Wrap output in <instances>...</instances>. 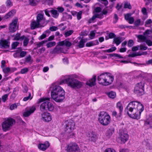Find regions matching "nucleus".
<instances>
[{
	"label": "nucleus",
	"instance_id": "obj_18",
	"mask_svg": "<svg viewBox=\"0 0 152 152\" xmlns=\"http://www.w3.org/2000/svg\"><path fill=\"white\" fill-rule=\"evenodd\" d=\"M87 136L90 141L95 142L96 140V135L93 132H88L87 133Z\"/></svg>",
	"mask_w": 152,
	"mask_h": 152
},
{
	"label": "nucleus",
	"instance_id": "obj_26",
	"mask_svg": "<svg viewBox=\"0 0 152 152\" xmlns=\"http://www.w3.org/2000/svg\"><path fill=\"white\" fill-rule=\"evenodd\" d=\"M114 131V129L113 127H111L107 131L106 133V136L109 137H111Z\"/></svg>",
	"mask_w": 152,
	"mask_h": 152
},
{
	"label": "nucleus",
	"instance_id": "obj_54",
	"mask_svg": "<svg viewBox=\"0 0 152 152\" xmlns=\"http://www.w3.org/2000/svg\"><path fill=\"white\" fill-rule=\"evenodd\" d=\"M19 44V43L18 42H13L12 45V49H15Z\"/></svg>",
	"mask_w": 152,
	"mask_h": 152
},
{
	"label": "nucleus",
	"instance_id": "obj_46",
	"mask_svg": "<svg viewBox=\"0 0 152 152\" xmlns=\"http://www.w3.org/2000/svg\"><path fill=\"white\" fill-rule=\"evenodd\" d=\"M82 12L79 11V12H76V16L78 20H80L81 18Z\"/></svg>",
	"mask_w": 152,
	"mask_h": 152
},
{
	"label": "nucleus",
	"instance_id": "obj_4",
	"mask_svg": "<svg viewBox=\"0 0 152 152\" xmlns=\"http://www.w3.org/2000/svg\"><path fill=\"white\" fill-rule=\"evenodd\" d=\"M114 79L112 74L109 73H104L98 76L97 80L100 84L106 86L111 84Z\"/></svg>",
	"mask_w": 152,
	"mask_h": 152
},
{
	"label": "nucleus",
	"instance_id": "obj_63",
	"mask_svg": "<svg viewBox=\"0 0 152 152\" xmlns=\"http://www.w3.org/2000/svg\"><path fill=\"white\" fill-rule=\"evenodd\" d=\"M96 18L94 15H93L92 17L89 20H88V23H93L94 21L95 20V19Z\"/></svg>",
	"mask_w": 152,
	"mask_h": 152
},
{
	"label": "nucleus",
	"instance_id": "obj_41",
	"mask_svg": "<svg viewBox=\"0 0 152 152\" xmlns=\"http://www.w3.org/2000/svg\"><path fill=\"white\" fill-rule=\"evenodd\" d=\"M108 37V38H107V37H105V39L106 40H107L109 39L114 38H115V35L114 33L111 32L109 34Z\"/></svg>",
	"mask_w": 152,
	"mask_h": 152
},
{
	"label": "nucleus",
	"instance_id": "obj_47",
	"mask_svg": "<svg viewBox=\"0 0 152 152\" xmlns=\"http://www.w3.org/2000/svg\"><path fill=\"white\" fill-rule=\"evenodd\" d=\"M32 97H31V94L30 93H29L28 96L24 97L23 99V100L24 101H26L29 99H31Z\"/></svg>",
	"mask_w": 152,
	"mask_h": 152
},
{
	"label": "nucleus",
	"instance_id": "obj_25",
	"mask_svg": "<svg viewBox=\"0 0 152 152\" xmlns=\"http://www.w3.org/2000/svg\"><path fill=\"white\" fill-rule=\"evenodd\" d=\"M40 25L37 21L34 20L31 22V28L33 30L39 27Z\"/></svg>",
	"mask_w": 152,
	"mask_h": 152
},
{
	"label": "nucleus",
	"instance_id": "obj_57",
	"mask_svg": "<svg viewBox=\"0 0 152 152\" xmlns=\"http://www.w3.org/2000/svg\"><path fill=\"white\" fill-rule=\"evenodd\" d=\"M139 46L140 48V49L141 50H145L148 48L147 47L145 46L144 45H141Z\"/></svg>",
	"mask_w": 152,
	"mask_h": 152
},
{
	"label": "nucleus",
	"instance_id": "obj_1",
	"mask_svg": "<svg viewBox=\"0 0 152 152\" xmlns=\"http://www.w3.org/2000/svg\"><path fill=\"white\" fill-rule=\"evenodd\" d=\"M144 110L142 104L137 101L130 102L125 110V112L131 118L139 119L141 112Z\"/></svg>",
	"mask_w": 152,
	"mask_h": 152
},
{
	"label": "nucleus",
	"instance_id": "obj_23",
	"mask_svg": "<svg viewBox=\"0 0 152 152\" xmlns=\"http://www.w3.org/2000/svg\"><path fill=\"white\" fill-rule=\"evenodd\" d=\"M116 107L119 110V113H118V115L119 117H121L122 115V113L123 110V107L121 102H118L116 104Z\"/></svg>",
	"mask_w": 152,
	"mask_h": 152
},
{
	"label": "nucleus",
	"instance_id": "obj_13",
	"mask_svg": "<svg viewBox=\"0 0 152 152\" xmlns=\"http://www.w3.org/2000/svg\"><path fill=\"white\" fill-rule=\"evenodd\" d=\"M128 137V135L127 133L121 132L117 140L120 143H124L127 140Z\"/></svg>",
	"mask_w": 152,
	"mask_h": 152
},
{
	"label": "nucleus",
	"instance_id": "obj_58",
	"mask_svg": "<svg viewBox=\"0 0 152 152\" xmlns=\"http://www.w3.org/2000/svg\"><path fill=\"white\" fill-rule=\"evenodd\" d=\"M134 44V42L133 40L130 39L129 40L128 43V45L129 47H132Z\"/></svg>",
	"mask_w": 152,
	"mask_h": 152
},
{
	"label": "nucleus",
	"instance_id": "obj_32",
	"mask_svg": "<svg viewBox=\"0 0 152 152\" xmlns=\"http://www.w3.org/2000/svg\"><path fill=\"white\" fill-rule=\"evenodd\" d=\"M47 40H43L41 42H39L37 43L36 44V47H35L34 49H38L39 48L43 46L44 44L45 43L47 42Z\"/></svg>",
	"mask_w": 152,
	"mask_h": 152
},
{
	"label": "nucleus",
	"instance_id": "obj_10",
	"mask_svg": "<svg viewBox=\"0 0 152 152\" xmlns=\"http://www.w3.org/2000/svg\"><path fill=\"white\" fill-rule=\"evenodd\" d=\"M66 151L67 152H80L78 145L75 142H72L69 144L66 147Z\"/></svg>",
	"mask_w": 152,
	"mask_h": 152
},
{
	"label": "nucleus",
	"instance_id": "obj_64",
	"mask_svg": "<svg viewBox=\"0 0 152 152\" xmlns=\"http://www.w3.org/2000/svg\"><path fill=\"white\" fill-rule=\"evenodd\" d=\"M58 28L55 26H52L50 27L49 29L51 31H55L57 30L58 29Z\"/></svg>",
	"mask_w": 152,
	"mask_h": 152
},
{
	"label": "nucleus",
	"instance_id": "obj_37",
	"mask_svg": "<svg viewBox=\"0 0 152 152\" xmlns=\"http://www.w3.org/2000/svg\"><path fill=\"white\" fill-rule=\"evenodd\" d=\"M124 7L125 8H127L129 9H132V6L130 3L127 1L124 2Z\"/></svg>",
	"mask_w": 152,
	"mask_h": 152
},
{
	"label": "nucleus",
	"instance_id": "obj_27",
	"mask_svg": "<svg viewBox=\"0 0 152 152\" xmlns=\"http://www.w3.org/2000/svg\"><path fill=\"white\" fill-rule=\"evenodd\" d=\"M16 13L15 10H12L10 11L5 16L4 18L6 19H7L10 17L13 16Z\"/></svg>",
	"mask_w": 152,
	"mask_h": 152
},
{
	"label": "nucleus",
	"instance_id": "obj_53",
	"mask_svg": "<svg viewBox=\"0 0 152 152\" xmlns=\"http://www.w3.org/2000/svg\"><path fill=\"white\" fill-rule=\"evenodd\" d=\"M104 152H116L115 150L110 148L106 149Z\"/></svg>",
	"mask_w": 152,
	"mask_h": 152
},
{
	"label": "nucleus",
	"instance_id": "obj_60",
	"mask_svg": "<svg viewBox=\"0 0 152 152\" xmlns=\"http://www.w3.org/2000/svg\"><path fill=\"white\" fill-rule=\"evenodd\" d=\"M145 42L148 46H152V42L151 40L147 39Z\"/></svg>",
	"mask_w": 152,
	"mask_h": 152
},
{
	"label": "nucleus",
	"instance_id": "obj_56",
	"mask_svg": "<svg viewBox=\"0 0 152 152\" xmlns=\"http://www.w3.org/2000/svg\"><path fill=\"white\" fill-rule=\"evenodd\" d=\"M131 14L130 13H127L124 16L125 19L126 20L128 21V20L130 19V18H131Z\"/></svg>",
	"mask_w": 152,
	"mask_h": 152
},
{
	"label": "nucleus",
	"instance_id": "obj_5",
	"mask_svg": "<svg viewBox=\"0 0 152 152\" xmlns=\"http://www.w3.org/2000/svg\"><path fill=\"white\" fill-rule=\"evenodd\" d=\"M50 99V97H43L39 99L37 102V103L39 104L43 102L40 106V110L42 111L47 110H48L52 111L54 109V106L53 104L49 102Z\"/></svg>",
	"mask_w": 152,
	"mask_h": 152
},
{
	"label": "nucleus",
	"instance_id": "obj_44",
	"mask_svg": "<svg viewBox=\"0 0 152 152\" xmlns=\"http://www.w3.org/2000/svg\"><path fill=\"white\" fill-rule=\"evenodd\" d=\"M116 47H114L111 48L110 49L104 50V51L105 52L110 53L116 50Z\"/></svg>",
	"mask_w": 152,
	"mask_h": 152
},
{
	"label": "nucleus",
	"instance_id": "obj_50",
	"mask_svg": "<svg viewBox=\"0 0 152 152\" xmlns=\"http://www.w3.org/2000/svg\"><path fill=\"white\" fill-rule=\"evenodd\" d=\"M94 15L96 18H97L100 19H102L103 18V15H102V14L101 13L98 14L96 13L94 14Z\"/></svg>",
	"mask_w": 152,
	"mask_h": 152
},
{
	"label": "nucleus",
	"instance_id": "obj_17",
	"mask_svg": "<svg viewBox=\"0 0 152 152\" xmlns=\"http://www.w3.org/2000/svg\"><path fill=\"white\" fill-rule=\"evenodd\" d=\"M0 45L1 48H6L9 47L8 41L3 39H1L0 40Z\"/></svg>",
	"mask_w": 152,
	"mask_h": 152
},
{
	"label": "nucleus",
	"instance_id": "obj_7",
	"mask_svg": "<svg viewBox=\"0 0 152 152\" xmlns=\"http://www.w3.org/2000/svg\"><path fill=\"white\" fill-rule=\"evenodd\" d=\"M98 119L101 124L104 126H106L110 123L111 118L107 113L102 111L98 115Z\"/></svg>",
	"mask_w": 152,
	"mask_h": 152
},
{
	"label": "nucleus",
	"instance_id": "obj_61",
	"mask_svg": "<svg viewBox=\"0 0 152 152\" xmlns=\"http://www.w3.org/2000/svg\"><path fill=\"white\" fill-rule=\"evenodd\" d=\"M95 33L94 31H92L90 34V38L91 39H93L95 36Z\"/></svg>",
	"mask_w": 152,
	"mask_h": 152
},
{
	"label": "nucleus",
	"instance_id": "obj_43",
	"mask_svg": "<svg viewBox=\"0 0 152 152\" xmlns=\"http://www.w3.org/2000/svg\"><path fill=\"white\" fill-rule=\"evenodd\" d=\"M73 32V31L72 30H69V31H66L64 33L65 37H66L70 35H71Z\"/></svg>",
	"mask_w": 152,
	"mask_h": 152
},
{
	"label": "nucleus",
	"instance_id": "obj_42",
	"mask_svg": "<svg viewBox=\"0 0 152 152\" xmlns=\"http://www.w3.org/2000/svg\"><path fill=\"white\" fill-rule=\"evenodd\" d=\"M7 7H10L13 5L12 2L10 0H7L5 2Z\"/></svg>",
	"mask_w": 152,
	"mask_h": 152
},
{
	"label": "nucleus",
	"instance_id": "obj_45",
	"mask_svg": "<svg viewBox=\"0 0 152 152\" xmlns=\"http://www.w3.org/2000/svg\"><path fill=\"white\" fill-rule=\"evenodd\" d=\"M9 95V94H4L2 97V99L3 102H5L6 101Z\"/></svg>",
	"mask_w": 152,
	"mask_h": 152
},
{
	"label": "nucleus",
	"instance_id": "obj_11",
	"mask_svg": "<svg viewBox=\"0 0 152 152\" xmlns=\"http://www.w3.org/2000/svg\"><path fill=\"white\" fill-rule=\"evenodd\" d=\"M144 83L141 82L137 83L134 89V92L138 95L140 96L144 94Z\"/></svg>",
	"mask_w": 152,
	"mask_h": 152
},
{
	"label": "nucleus",
	"instance_id": "obj_31",
	"mask_svg": "<svg viewBox=\"0 0 152 152\" xmlns=\"http://www.w3.org/2000/svg\"><path fill=\"white\" fill-rule=\"evenodd\" d=\"M87 40L86 39H82L80 41L78 47L80 48H83L84 46V44L86 42Z\"/></svg>",
	"mask_w": 152,
	"mask_h": 152
},
{
	"label": "nucleus",
	"instance_id": "obj_2",
	"mask_svg": "<svg viewBox=\"0 0 152 152\" xmlns=\"http://www.w3.org/2000/svg\"><path fill=\"white\" fill-rule=\"evenodd\" d=\"M77 75L75 74L66 75L64 79L61 80L59 84H66L67 85L73 88H79L82 86V83L76 79L78 78Z\"/></svg>",
	"mask_w": 152,
	"mask_h": 152
},
{
	"label": "nucleus",
	"instance_id": "obj_52",
	"mask_svg": "<svg viewBox=\"0 0 152 152\" xmlns=\"http://www.w3.org/2000/svg\"><path fill=\"white\" fill-rule=\"evenodd\" d=\"M28 70L27 68H25L21 69L20 73L22 74H24L27 72Z\"/></svg>",
	"mask_w": 152,
	"mask_h": 152
},
{
	"label": "nucleus",
	"instance_id": "obj_39",
	"mask_svg": "<svg viewBox=\"0 0 152 152\" xmlns=\"http://www.w3.org/2000/svg\"><path fill=\"white\" fill-rule=\"evenodd\" d=\"M20 56L21 57H24L27 54V52L25 51H22L21 49H19Z\"/></svg>",
	"mask_w": 152,
	"mask_h": 152
},
{
	"label": "nucleus",
	"instance_id": "obj_49",
	"mask_svg": "<svg viewBox=\"0 0 152 152\" xmlns=\"http://www.w3.org/2000/svg\"><path fill=\"white\" fill-rule=\"evenodd\" d=\"M13 56L15 58L19 57L20 56L19 49L15 51L13 54Z\"/></svg>",
	"mask_w": 152,
	"mask_h": 152
},
{
	"label": "nucleus",
	"instance_id": "obj_19",
	"mask_svg": "<svg viewBox=\"0 0 152 152\" xmlns=\"http://www.w3.org/2000/svg\"><path fill=\"white\" fill-rule=\"evenodd\" d=\"M44 14H38L37 16L36 21L40 25L42 22H45V18L44 17Z\"/></svg>",
	"mask_w": 152,
	"mask_h": 152
},
{
	"label": "nucleus",
	"instance_id": "obj_35",
	"mask_svg": "<svg viewBox=\"0 0 152 152\" xmlns=\"http://www.w3.org/2000/svg\"><path fill=\"white\" fill-rule=\"evenodd\" d=\"M107 95L108 96L111 98L113 99L115 98L116 96V94L115 92L111 91L107 93Z\"/></svg>",
	"mask_w": 152,
	"mask_h": 152
},
{
	"label": "nucleus",
	"instance_id": "obj_55",
	"mask_svg": "<svg viewBox=\"0 0 152 152\" xmlns=\"http://www.w3.org/2000/svg\"><path fill=\"white\" fill-rule=\"evenodd\" d=\"M141 20L140 19H137L134 22V25L136 26H138L140 24Z\"/></svg>",
	"mask_w": 152,
	"mask_h": 152
},
{
	"label": "nucleus",
	"instance_id": "obj_16",
	"mask_svg": "<svg viewBox=\"0 0 152 152\" xmlns=\"http://www.w3.org/2000/svg\"><path fill=\"white\" fill-rule=\"evenodd\" d=\"M49 143L48 141L45 142L44 143H39L38 146V148L41 150H45L49 146Z\"/></svg>",
	"mask_w": 152,
	"mask_h": 152
},
{
	"label": "nucleus",
	"instance_id": "obj_6",
	"mask_svg": "<svg viewBox=\"0 0 152 152\" xmlns=\"http://www.w3.org/2000/svg\"><path fill=\"white\" fill-rule=\"evenodd\" d=\"M64 126L66 134L69 137H73L74 135V134L72 132L75 126L73 121L71 120H67L65 122Z\"/></svg>",
	"mask_w": 152,
	"mask_h": 152
},
{
	"label": "nucleus",
	"instance_id": "obj_33",
	"mask_svg": "<svg viewBox=\"0 0 152 152\" xmlns=\"http://www.w3.org/2000/svg\"><path fill=\"white\" fill-rule=\"evenodd\" d=\"M50 12L52 15V16L54 18H57L59 15L57 11L55 10H50Z\"/></svg>",
	"mask_w": 152,
	"mask_h": 152
},
{
	"label": "nucleus",
	"instance_id": "obj_51",
	"mask_svg": "<svg viewBox=\"0 0 152 152\" xmlns=\"http://www.w3.org/2000/svg\"><path fill=\"white\" fill-rule=\"evenodd\" d=\"M110 55L112 57H116L121 58H123V57L122 56H121L120 55L116 53L110 54Z\"/></svg>",
	"mask_w": 152,
	"mask_h": 152
},
{
	"label": "nucleus",
	"instance_id": "obj_12",
	"mask_svg": "<svg viewBox=\"0 0 152 152\" xmlns=\"http://www.w3.org/2000/svg\"><path fill=\"white\" fill-rule=\"evenodd\" d=\"M18 19L15 18L14 19L9 25V31L11 32L15 31L18 29V26H17Z\"/></svg>",
	"mask_w": 152,
	"mask_h": 152
},
{
	"label": "nucleus",
	"instance_id": "obj_36",
	"mask_svg": "<svg viewBox=\"0 0 152 152\" xmlns=\"http://www.w3.org/2000/svg\"><path fill=\"white\" fill-rule=\"evenodd\" d=\"M25 62L26 63H32L33 60L31 58V56L29 55L28 56L25 58Z\"/></svg>",
	"mask_w": 152,
	"mask_h": 152
},
{
	"label": "nucleus",
	"instance_id": "obj_22",
	"mask_svg": "<svg viewBox=\"0 0 152 152\" xmlns=\"http://www.w3.org/2000/svg\"><path fill=\"white\" fill-rule=\"evenodd\" d=\"M144 145L145 146L146 149L148 150H152V143H150L148 140L144 141L143 142Z\"/></svg>",
	"mask_w": 152,
	"mask_h": 152
},
{
	"label": "nucleus",
	"instance_id": "obj_21",
	"mask_svg": "<svg viewBox=\"0 0 152 152\" xmlns=\"http://www.w3.org/2000/svg\"><path fill=\"white\" fill-rule=\"evenodd\" d=\"M96 76H94L93 77L88 80L86 83V84L90 86H92L96 84Z\"/></svg>",
	"mask_w": 152,
	"mask_h": 152
},
{
	"label": "nucleus",
	"instance_id": "obj_8",
	"mask_svg": "<svg viewBox=\"0 0 152 152\" xmlns=\"http://www.w3.org/2000/svg\"><path fill=\"white\" fill-rule=\"evenodd\" d=\"M65 45L66 47H69L72 45V43L66 39L64 41L59 42L58 43V45L52 50L51 53L52 54H58L63 52V49L60 46Z\"/></svg>",
	"mask_w": 152,
	"mask_h": 152
},
{
	"label": "nucleus",
	"instance_id": "obj_28",
	"mask_svg": "<svg viewBox=\"0 0 152 152\" xmlns=\"http://www.w3.org/2000/svg\"><path fill=\"white\" fill-rule=\"evenodd\" d=\"M122 37H118L114 38L113 39V43H115L117 45H119L122 42Z\"/></svg>",
	"mask_w": 152,
	"mask_h": 152
},
{
	"label": "nucleus",
	"instance_id": "obj_9",
	"mask_svg": "<svg viewBox=\"0 0 152 152\" xmlns=\"http://www.w3.org/2000/svg\"><path fill=\"white\" fill-rule=\"evenodd\" d=\"M15 123V120L12 118H9L6 119L2 124L3 130L5 132L10 130Z\"/></svg>",
	"mask_w": 152,
	"mask_h": 152
},
{
	"label": "nucleus",
	"instance_id": "obj_40",
	"mask_svg": "<svg viewBox=\"0 0 152 152\" xmlns=\"http://www.w3.org/2000/svg\"><path fill=\"white\" fill-rule=\"evenodd\" d=\"M142 55H143L142 53H140V52H138L137 53H134L132 54H129L128 56L129 57H133L136 56H140Z\"/></svg>",
	"mask_w": 152,
	"mask_h": 152
},
{
	"label": "nucleus",
	"instance_id": "obj_30",
	"mask_svg": "<svg viewBox=\"0 0 152 152\" xmlns=\"http://www.w3.org/2000/svg\"><path fill=\"white\" fill-rule=\"evenodd\" d=\"M137 37L139 39L138 41L139 42H145L147 39L146 37L141 35H137Z\"/></svg>",
	"mask_w": 152,
	"mask_h": 152
},
{
	"label": "nucleus",
	"instance_id": "obj_62",
	"mask_svg": "<svg viewBox=\"0 0 152 152\" xmlns=\"http://www.w3.org/2000/svg\"><path fill=\"white\" fill-rule=\"evenodd\" d=\"M102 9L101 7H96L95 8L94 11L96 13L100 12H101Z\"/></svg>",
	"mask_w": 152,
	"mask_h": 152
},
{
	"label": "nucleus",
	"instance_id": "obj_38",
	"mask_svg": "<svg viewBox=\"0 0 152 152\" xmlns=\"http://www.w3.org/2000/svg\"><path fill=\"white\" fill-rule=\"evenodd\" d=\"M152 23V20L151 19H148L145 21V26L146 27H149L150 25Z\"/></svg>",
	"mask_w": 152,
	"mask_h": 152
},
{
	"label": "nucleus",
	"instance_id": "obj_29",
	"mask_svg": "<svg viewBox=\"0 0 152 152\" xmlns=\"http://www.w3.org/2000/svg\"><path fill=\"white\" fill-rule=\"evenodd\" d=\"M99 43L98 40H96L95 41L90 42L87 43L86 44V47H91L98 45Z\"/></svg>",
	"mask_w": 152,
	"mask_h": 152
},
{
	"label": "nucleus",
	"instance_id": "obj_48",
	"mask_svg": "<svg viewBox=\"0 0 152 152\" xmlns=\"http://www.w3.org/2000/svg\"><path fill=\"white\" fill-rule=\"evenodd\" d=\"M45 50V48L44 47H42L41 48H39L38 49V52H37L38 53L41 54L43 53Z\"/></svg>",
	"mask_w": 152,
	"mask_h": 152
},
{
	"label": "nucleus",
	"instance_id": "obj_15",
	"mask_svg": "<svg viewBox=\"0 0 152 152\" xmlns=\"http://www.w3.org/2000/svg\"><path fill=\"white\" fill-rule=\"evenodd\" d=\"M41 117L43 120L45 122H49L52 119L50 114L47 112H45L41 115Z\"/></svg>",
	"mask_w": 152,
	"mask_h": 152
},
{
	"label": "nucleus",
	"instance_id": "obj_34",
	"mask_svg": "<svg viewBox=\"0 0 152 152\" xmlns=\"http://www.w3.org/2000/svg\"><path fill=\"white\" fill-rule=\"evenodd\" d=\"M56 45V42L55 41L51 42H48L46 45L47 48H49L55 46Z\"/></svg>",
	"mask_w": 152,
	"mask_h": 152
},
{
	"label": "nucleus",
	"instance_id": "obj_59",
	"mask_svg": "<svg viewBox=\"0 0 152 152\" xmlns=\"http://www.w3.org/2000/svg\"><path fill=\"white\" fill-rule=\"evenodd\" d=\"M20 33L17 34L15 36L14 39L15 40H18L20 39Z\"/></svg>",
	"mask_w": 152,
	"mask_h": 152
},
{
	"label": "nucleus",
	"instance_id": "obj_3",
	"mask_svg": "<svg viewBox=\"0 0 152 152\" xmlns=\"http://www.w3.org/2000/svg\"><path fill=\"white\" fill-rule=\"evenodd\" d=\"M65 95L64 91L59 86H54L51 90V97L56 102H62L65 98Z\"/></svg>",
	"mask_w": 152,
	"mask_h": 152
},
{
	"label": "nucleus",
	"instance_id": "obj_20",
	"mask_svg": "<svg viewBox=\"0 0 152 152\" xmlns=\"http://www.w3.org/2000/svg\"><path fill=\"white\" fill-rule=\"evenodd\" d=\"M144 125L149 127H152V115L149 116L145 121Z\"/></svg>",
	"mask_w": 152,
	"mask_h": 152
},
{
	"label": "nucleus",
	"instance_id": "obj_24",
	"mask_svg": "<svg viewBox=\"0 0 152 152\" xmlns=\"http://www.w3.org/2000/svg\"><path fill=\"white\" fill-rule=\"evenodd\" d=\"M20 39L23 40V45L24 47L27 46L29 40L28 37H26L24 35H23L21 37Z\"/></svg>",
	"mask_w": 152,
	"mask_h": 152
},
{
	"label": "nucleus",
	"instance_id": "obj_14",
	"mask_svg": "<svg viewBox=\"0 0 152 152\" xmlns=\"http://www.w3.org/2000/svg\"><path fill=\"white\" fill-rule=\"evenodd\" d=\"M36 109V107L34 106H33L30 107L29 109L27 110L23 113L24 116L27 117L29 116L31 114L33 113Z\"/></svg>",
	"mask_w": 152,
	"mask_h": 152
}]
</instances>
